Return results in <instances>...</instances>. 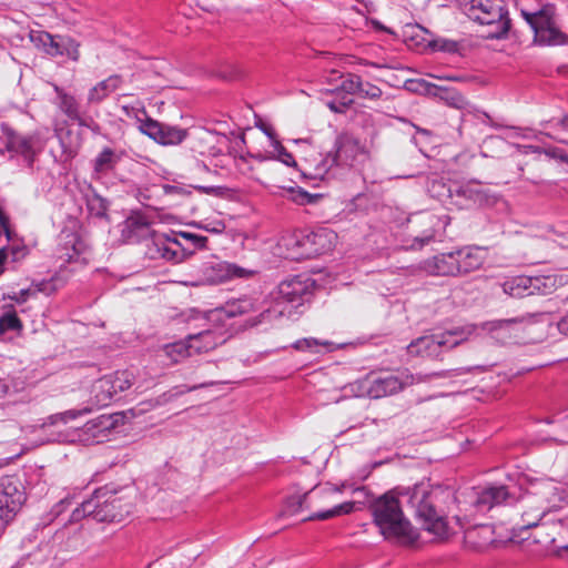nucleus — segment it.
<instances>
[{"label": "nucleus", "instance_id": "obj_1", "mask_svg": "<svg viewBox=\"0 0 568 568\" xmlns=\"http://www.w3.org/2000/svg\"><path fill=\"white\" fill-rule=\"evenodd\" d=\"M450 498V493L428 484H417L413 488L393 489L376 498L371 510L375 525L385 539L413 545L418 539V531L403 513V506L409 505L416 516L423 520L425 530L437 538L449 535L442 504Z\"/></svg>", "mask_w": 568, "mask_h": 568}, {"label": "nucleus", "instance_id": "obj_2", "mask_svg": "<svg viewBox=\"0 0 568 568\" xmlns=\"http://www.w3.org/2000/svg\"><path fill=\"white\" fill-rule=\"evenodd\" d=\"M256 311L255 303L250 297L227 302L207 313V321L214 328L204 329L189 336L190 347L194 354L206 353L223 344L229 338L226 321Z\"/></svg>", "mask_w": 568, "mask_h": 568}, {"label": "nucleus", "instance_id": "obj_3", "mask_svg": "<svg viewBox=\"0 0 568 568\" xmlns=\"http://www.w3.org/2000/svg\"><path fill=\"white\" fill-rule=\"evenodd\" d=\"M132 510V505L123 503L114 490L101 487L92 496L75 508L70 520L75 523L91 517L98 523L122 521Z\"/></svg>", "mask_w": 568, "mask_h": 568}, {"label": "nucleus", "instance_id": "obj_4", "mask_svg": "<svg viewBox=\"0 0 568 568\" xmlns=\"http://www.w3.org/2000/svg\"><path fill=\"white\" fill-rule=\"evenodd\" d=\"M464 10L469 19L488 28L487 38H503L510 28L504 0H470Z\"/></svg>", "mask_w": 568, "mask_h": 568}, {"label": "nucleus", "instance_id": "obj_5", "mask_svg": "<svg viewBox=\"0 0 568 568\" xmlns=\"http://www.w3.org/2000/svg\"><path fill=\"white\" fill-rule=\"evenodd\" d=\"M314 281L306 275H297L292 278L283 281L278 285V298L276 307L263 310L258 316L250 318L251 326L270 322L273 318L284 314L283 308H278L282 303H292L301 305L305 297L312 293Z\"/></svg>", "mask_w": 568, "mask_h": 568}, {"label": "nucleus", "instance_id": "obj_6", "mask_svg": "<svg viewBox=\"0 0 568 568\" xmlns=\"http://www.w3.org/2000/svg\"><path fill=\"white\" fill-rule=\"evenodd\" d=\"M475 331V326H466L439 334L420 336L407 346L412 356L438 357L444 349H450L466 341Z\"/></svg>", "mask_w": 568, "mask_h": 568}, {"label": "nucleus", "instance_id": "obj_7", "mask_svg": "<svg viewBox=\"0 0 568 568\" xmlns=\"http://www.w3.org/2000/svg\"><path fill=\"white\" fill-rule=\"evenodd\" d=\"M521 16L530 26L535 34V41L544 45H557L564 43L565 36L560 31L556 9L552 4H544L536 11H530L525 7L520 9Z\"/></svg>", "mask_w": 568, "mask_h": 568}, {"label": "nucleus", "instance_id": "obj_8", "mask_svg": "<svg viewBox=\"0 0 568 568\" xmlns=\"http://www.w3.org/2000/svg\"><path fill=\"white\" fill-rule=\"evenodd\" d=\"M336 240L337 234L334 231L321 227L308 233H295L287 239L286 246L294 251L293 257L311 258L332 251Z\"/></svg>", "mask_w": 568, "mask_h": 568}, {"label": "nucleus", "instance_id": "obj_9", "mask_svg": "<svg viewBox=\"0 0 568 568\" xmlns=\"http://www.w3.org/2000/svg\"><path fill=\"white\" fill-rule=\"evenodd\" d=\"M555 491L554 483L548 481L540 487L538 493H529L521 497V528L536 527L554 509Z\"/></svg>", "mask_w": 568, "mask_h": 568}, {"label": "nucleus", "instance_id": "obj_10", "mask_svg": "<svg viewBox=\"0 0 568 568\" xmlns=\"http://www.w3.org/2000/svg\"><path fill=\"white\" fill-rule=\"evenodd\" d=\"M26 501V493L20 479L4 476L0 480V530L13 520Z\"/></svg>", "mask_w": 568, "mask_h": 568}, {"label": "nucleus", "instance_id": "obj_11", "mask_svg": "<svg viewBox=\"0 0 568 568\" xmlns=\"http://www.w3.org/2000/svg\"><path fill=\"white\" fill-rule=\"evenodd\" d=\"M1 129V139L7 151L12 156H21L27 165L31 166L41 150L39 138L34 134L19 133L7 124H2Z\"/></svg>", "mask_w": 568, "mask_h": 568}, {"label": "nucleus", "instance_id": "obj_12", "mask_svg": "<svg viewBox=\"0 0 568 568\" xmlns=\"http://www.w3.org/2000/svg\"><path fill=\"white\" fill-rule=\"evenodd\" d=\"M251 274V271L227 262H206L200 267V276L194 281L185 282V285H213L235 277H247Z\"/></svg>", "mask_w": 568, "mask_h": 568}, {"label": "nucleus", "instance_id": "obj_13", "mask_svg": "<svg viewBox=\"0 0 568 568\" xmlns=\"http://www.w3.org/2000/svg\"><path fill=\"white\" fill-rule=\"evenodd\" d=\"M357 386L359 389V396L381 398L402 390L404 383L394 375H387L385 377L371 375L359 381Z\"/></svg>", "mask_w": 568, "mask_h": 568}, {"label": "nucleus", "instance_id": "obj_14", "mask_svg": "<svg viewBox=\"0 0 568 568\" xmlns=\"http://www.w3.org/2000/svg\"><path fill=\"white\" fill-rule=\"evenodd\" d=\"M139 131L163 145L180 144L186 138V130L165 125L152 118L141 122Z\"/></svg>", "mask_w": 568, "mask_h": 568}, {"label": "nucleus", "instance_id": "obj_15", "mask_svg": "<svg viewBox=\"0 0 568 568\" xmlns=\"http://www.w3.org/2000/svg\"><path fill=\"white\" fill-rule=\"evenodd\" d=\"M469 499L477 511L485 513L504 503L510 504L513 496L505 486L500 485L485 487L480 490L473 489L469 493Z\"/></svg>", "mask_w": 568, "mask_h": 568}, {"label": "nucleus", "instance_id": "obj_16", "mask_svg": "<svg viewBox=\"0 0 568 568\" xmlns=\"http://www.w3.org/2000/svg\"><path fill=\"white\" fill-rule=\"evenodd\" d=\"M335 146L336 152L334 156L337 158V165L354 166L367 156L365 145L352 134L345 133L339 135Z\"/></svg>", "mask_w": 568, "mask_h": 568}, {"label": "nucleus", "instance_id": "obj_17", "mask_svg": "<svg viewBox=\"0 0 568 568\" xmlns=\"http://www.w3.org/2000/svg\"><path fill=\"white\" fill-rule=\"evenodd\" d=\"M302 173L306 178L324 180L331 170L337 165V158L333 153H315L304 160Z\"/></svg>", "mask_w": 568, "mask_h": 568}, {"label": "nucleus", "instance_id": "obj_18", "mask_svg": "<svg viewBox=\"0 0 568 568\" xmlns=\"http://www.w3.org/2000/svg\"><path fill=\"white\" fill-rule=\"evenodd\" d=\"M54 91L57 93L55 104L58 109L70 121L75 122L79 125L87 126L85 120L81 115L80 104L78 100L58 85H54Z\"/></svg>", "mask_w": 568, "mask_h": 568}, {"label": "nucleus", "instance_id": "obj_19", "mask_svg": "<svg viewBox=\"0 0 568 568\" xmlns=\"http://www.w3.org/2000/svg\"><path fill=\"white\" fill-rule=\"evenodd\" d=\"M425 270L433 275H458L456 252L440 254L425 262Z\"/></svg>", "mask_w": 568, "mask_h": 568}, {"label": "nucleus", "instance_id": "obj_20", "mask_svg": "<svg viewBox=\"0 0 568 568\" xmlns=\"http://www.w3.org/2000/svg\"><path fill=\"white\" fill-rule=\"evenodd\" d=\"M189 337L185 341L166 344L156 352L158 358L164 365H172L192 356Z\"/></svg>", "mask_w": 568, "mask_h": 568}, {"label": "nucleus", "instance_id": "obj_21", "mask_svg": "<svg viewBox=\"0 0 568 568\" xmlns=\"http://www.w3.org/2000/svg\"><path fill=\"white\" fill-rule=\"evenodd\" d=\"M456 258L459 268L458 275L467 274L478 270L483 265L485 253L478 247H466L456 251Z\"/></svg>", "mask_w": 568, "mask_h": 568}, {"label": "nucleus", "instance_id": "obj_22", "mask_svg": "<svg viewBox=\"0 0 568 568\" xmlns=\"http://www.w3.org/2000/svg\"><path fill=\"white\" fill-rule=\"evenodd\" d=\"M80 44L70 37L52 36V41L49 48V55H67L73 61H78L80 58L79 51Z\"/></svg>", "mask_w": 568, "mask_h": 568}, {"label": "nucleus", "instance_id": "obj_23", "mask_svg": "<svg viewBox=\"0 0 568 568\" xmlns=\"http://www.w3.org/2000/svg\"><path fill=\"white\" fill-rule=\"evenodd\" d=\"M121 155L111 148H104L93 160V173L97 176L105 175L114 170L120 162Z\"/></svg>", "mask_w": 568, "mask_h": 568}, {"label": "nucleus", "instance_id": "obj_24", "mask_svg": "<svg viewBox=\"0 0 568 568\" xmlns=\"http://www.w3.org/2000/svg\"><path fill=\"white\" fill-rule=\"evenodd\" d=\"M121 84V78L119 75H111L108 79L97 83L90 89L88 93L89 103H100L112 92H114Z\"/></svg>", "mask_w": 568, "mask_h": 568}, {"label": "nucleus", "instance_id": "obj_25", "mask_svg": "<svg viewBox=\"0 0 568 568\" xmlns=\"http://www.w3.org/2000/svg\"><path fill=\"white\" fill-rule=\"evenodd\" d=\"M505 294L513 297H524L532 293L534 281L530 277L517 276L507 280L501 285Z\"/></svg>", "mask_w": 568, "mask_h": 568}, {"label": "nucleus", "instance_id": "obj_26", "mask_svg": "<svg viewBox=\"0 0 568 568\" xmlns=\"http://www.w3.org/2000/svg\"><path fill=\"white\" fill-rule=\"evenodd\" d=\"M3 236L7 239L8 244L0 248V251L6 254V260L8 263H18L29 254L28 246L21 241L13 239L9 227L7 229Z\"/></svg>", "mask_w": 568, "mask_h": 568}, {"label": "nucleus", "instance_id": "obj_27", "mask_svg": "<svg viewBox=\"0 0 568 568\" xmlns=\"http://www.w3.org/2000/svg\"><path fill=\"white\" fill-rule=\"evenodd\" d=\"M458 196H463L475 204H484L488 200V194L484 186L476 181H469L458 186L456 190Z\"/></svg>", "mask_w": 568, "mask_h": 568}, {"label": "nucleus", "instance_id": "obj_28", "mask_svg": "<svg viewBox=\"0 0 568 568\" xmlns=\"http://www.w3.org/2000/svg\"><path fill=\"white\" fill-rule=\"evenodd\" d=\"M92 394L98 405H108V403L115 395L111 379L108 377V375L94 382L92 386Z\"/></svg>", "mask_w": 568, "mask_h": 568}, {"label": "nucleus", "instance_id": "obj_29", "mask_svg": "<svg viewBox=\"0 0 568 568\" xmlns=\"http://www.w3.org/2000/svg\"><path fill=\"white\" fill-rule=\"evenodd\" d=\"M108 377L111 379L115 395L135 385L136 378L132 371H118L115 373L109 374Z\"/></svg>", "mask_w": 568, "mask_h": 568}, {"label": "nucleus", "instance_id": "obj_30", "mask_svg": "<svg viewBox=\"0 0 568 568\" xmlns=\"http://www.w3.org/2000/svg\"><path fill=\"white\" fill-rule=\"evenodd\" d=\"M356 503L354 501H345L343 504H339L332 509L325 510V511H318L311 515L307 520H326L336 516L351 514L355 510Z\"/></svg>", "mask_w": 568, "mask_h": 568}, {"label": "nucleus", "instance_id": "obj_31", "mask_svg": "<svg viewBox=\"0 0 568 568\" xmlns=\"http://www.w3.org/2000/svg\"><path fill=\"white\" fill-rule=\"evenodd\" d=\"M273 149H274V151L272 152L271 155L257 154V155H254V158L260 161L271 160V159L277 160L287 166H296L297 165L293 155L280 143V141H274Z\"/></svg>", "mask_w": 568, "mask_h": 568}, {"label": "nucleus", "instance_id": "obj_32", "mask_svg": "<svg viewBox=\"0 0 568 568\" xmlns=\"http://www.w3.org/2000/svg\"><path fill=\"white\" fill-rule=\"evenodd\" d=\"M118 424L116 415H100L94 419L85 423V429L90 430L94 427H98L103 434H105V438L108 437L111 429H113Z\"/></svg>", "mask_w": 568, "mask_h": 568}, {"label": "nucleus", "instance_id": "obj_33", "mask_svg": "<svg viewBox=\"0 0 568 568\" xmlns=\"http://www.w3.org/2000/svg\"><path fill=\"white\" fill-rule=\"evenodd\" d=\"M425 222L429 227L423 232L422 235H418L414 239V243L412 244V247L414 248H420L425 244L429 243L434 236H435V230L434 226L439 223V220L435 215H427L425 216Z\"/></svg>", "mask_w": 568, "mask_h": 568}, {"label": "nucleus", "instance_id": "obj_34", "mask_svg": "<svg viewBox=\"0 0 568 568\" xmlns=\"http://www.w3.org/2000/svg\"><path fill=\"white\" fill-rule=\"evenodd\" d=\"M89 413V409H70L65 410L63 413H58L54 415L49 416L45 422L43 423V426L48 425H57L59 423L67 424L72 419H75L77 417L81 416L82 414Z\"/></svg>", "mask_w": 568, "mask_h": 568}, {"label": "nucleus", "instance_id": "obj_35", "mask_svg": "<svg viewBox=\"0 0 568 568\" xmlns=\"http://www.w3.org/2000/svg\"><path fill=\"white\" fill-rule=\"evenodd\" d=\"M62 285H63V282L58 276H53L50 280H44V281H41V282L32 283V286L34 287L36 294L37 293H43L45 295L53 294L59 288H61Z\"/></svg>", "mask_w": 568, "mask_h": 568}, {"label": "nucleus", "instance_id": "obj_36", "mask_svg": "<svg viewBox=\"0 0 568 568\" xmlns=\"http://www.w3.org/2000/svg\"><path fill=\"white\" fill-rule=\"evenodd\" d=\"M21 328V321L16 312L8 311L0 316V333L13 332Z\"/></svg>", "mask_w": 568, "mask_h": 568}, {"label": "nucleus", "instance_id": "obj_37", "mask_svg": "<svg viewBox=\"0 0 568 568\" xmlns=\"http://www.w3.org/2000/svg\"><path fill=\"white\" fill-rule=\"evenodd\" d=\"M321 491L337 493V491H339V489L337 487H328V488H324V489L313 488L312 490L307 491L303 496H297V497L291 498L290 504L292 506L296 505V507H297L296 510H297V509L302 508L304 506V504H306L310 499L318 496Z\"/></svg>", "mask_w": 568, "mask_h": 568}, {"label": "nucleus", "instance_id": "obj_38", "mask_svg": "<svg viewBox=\"0 0 568 568\" xmlns=\"http://www.w3.org/2000/svg\"><path fill=\"white\" fill-rule=\"evenodd\" d=\"M30 40L38 49H41L48 54L52 34L45 31H31Z\"/></svg>", "mask_w": 568, "mask_h": 568}, {"label": "nucleus", "instance_id": "obj_39", "mask_svg": "<svg viewBox=\"0 0 568 568\" xmlns=\"http://www.w3.org/2000/svg\"><path fill=\"white\" fill-rule=\"evenodd\" d=\"M88 210L92 215L103 217L106 215L108 203L101 196L93 195L88 200Z\"/></svg>", "mask_w": 568, "mask_h": 568}, {"label": "nucleus", "instance_id": "obj_40", "mask_svg": "<svg viewBox=\"0 0 568 568\" xmlns=\"http://www.w3.org/2000/svg\"><path fill=\"white\" fill-rule=\"evenodd\" d=\"M78 438L85 443H101L105 439L103 434L98 427L87 430L85 425L79 430Z\"/></svg>", "mask_w": 568, "mask_h": 568}, {"label": "nucleus", "instance_id": "obj_41", "mask_svg": "<svg viewBox=\"0 0 568 568\" xmlns=\"http://www.w3.org/2000/svg\"><path fill=\"white\" fill-rule=\"evenodd\" d=\"M362 84V79L357 74L348 73L345 79L341 83L342 91L347 94L358 93V90Z\"/></svg>", "mask_w": 568, "mask_h": 568}, {"label": "nucleus", "instance_id": "obj_42", "mask_svg": "<svg viewBox=\"0 0 568 568\" xmlns=\"http://www.w3.org/2000/svg\"><path fill=\"white\" fill-rule=\"evenodd\" d=\"M122 111L128 118H132L135 120L138 128L140 126L141 122L146 121V118H149L143 108H134V106H130V105H123Z\"/></svg>", "mask_w": 568, "mask_h": 568}, {"label": "nucleus", "instance_id": "obj_43", "mask_svg": "<svg viewBox=\"0 0 568 568\" xmlns=\"http://www.w3.org/2000/svg\"><path fill=\"white\" fill-rule=\"evenodd\" d=\"M36 291L34 287L31 285L29 288L20 290L19 292H12L8 293L4 298H9L11 301H14L18 304H22L28 301L30 296H34Z\"/></svg>", "mask_w": 568, "mask_h": 568}, {"label": "nucleus", "instance_id": "obj_44", "mask_svg": "<svg viewBox=\"0 0 568 568\" xmlns=\"http://www.w3.org/2000/svg\"><path fill=\"white\" fill-rule=\"evenodd\" d=\"M358 93L363 98H368V99L375 100V99H378L382 95V90L377 85H375V84L362 81V84H361V88L358 90Z\"/></svg>", "mask_w": 568, "mask_h": 568}, {"label": "nucleus", "instance_id": "obj_45", "mask_svg": "<svg viewBox=\"0 0 568 568\" xmlns=\"http://www.w3.org/2000/svg\"><path fill=\"white\" fill-rule=\"evenodd\" d=\"M516 323H517L516 318L497 320V321H491V322L485 323L483 328L487 329L489 332H495L498 329H509Z\"/></svg>", "mask_w": 568, "mask_h": 568}, {"label": "nucleus", "instance_id": "obj_46", "mask_svg": "<svg viewBox=\"0 0 568 568\" xmlns=\"http://www.w3.org/2000/svg\"><path fill=\"white\" fill-rule=\"evenodd\" d=\"M288 193L291 194L292 201L295 203L303 205L307 203H312L314 200V195L307 193L306 191L302 189H290Z\"/></svg>", "mask_w": 568, "mask_h": 568}, {"label": "nucleus", "instance_id": "obj_47", "mask_svg": "<svg viewBox=\"0 0 568 568\" xmlns=\"http://www.w3.org/2000/svg\"><path fill=\"white\" fill-rule=\"evenodd\" d=\"M353 103L351 98L344 97L341 101H329L327 106L335 113H344Z\"/></svg>", "mask_w": 568, "mask_h": 568}, {"label": "nucleus", "instance_id": "obj_48", "mask_svg": "<svg viewBox=\"0 0 568 568\" xmlns=\"http://www.w3.org/2000/svg\"><path fill=\"white\" fill-rule=\"evenodd\" d=\"M544 153L551 159H556L568 164V155L562 149L555 146L547 148L544 150Z\"/></svg>", "mask_w": 568, "mask_h": 568}, {"label": "nucleus", "instance_id": "obj_49", "mask_svg": "<svg viewBox=\"0 0 568 568\" xmlns=\"http://www.w3.org/2000/svg\"><path fill=\"white\" fill-rule=\"evenodd\" d=\"M320 342L315 338H303L298 339L294 343V348L297 351H306V349H313L314 347L318 346Z\"/></svg>", "mask_w": 568, "mask_h": 568}, {"label": "nucleus", "instance_id": "obj_50", "mask_svg": "<svg viewBox=\"0 0 568 568\" xmlns=\"http://www.w3.org/2000/svg\"><path fill=\"white\" fill-rule=\"evenodd\" d=\"M163 192L168 195H170V194H178V195L191 194L190 191H187L179 185H171V184L163 185Z\"/></svg>", "mask_w": 568, "mask_h": 568}, {"label": "nucleus", "instance_id": "obj_51", "mask_svg": "<svg viewBox=\"0 0 568 568\" xmlns=\"http://www.w3.org/2000/svg\"><path fill=\"white\" fill-rule=\"evenodd\" d=\"M438 50L446 52H454L457 49V43L449 40L436 41L434 44Z\"/></svg>", "mask_w": 568, "mask_h": 568}, {"label": "nucleus", "instance_id": "obj_52", "mask_svg": "<svg viewBox=\"0 0 568 568\" xmlns=\"http://www.w3.org/2000/svg\"><path fill=\"white\" fill-rule=\"evenodd\" d=\"M193 187L195 190L200 191L201 193L209 194V195H221L223 193V187H221V186L195 185Z\"/></svg>", "mask_w": 568, "mask_h": 568}, {"label": "nucleus", "instance_id": "obj_53", "mask_svg": "<svg viewBox=\"0 0 568 568\" xmlns=\"http://www.w3.org/2000/svg\"><path fill=\"white\" fill-rule=\"evenodd\" d=\"M183 236L190 241H192L196 246H204L205 242H206V237H203V236H200V235H196V234H191V233H184Z\"/></svg>", "mask_w": 568, "mask_h": 568}, {"label": "nucleus", "instance_id": "obj_54", "mask_svg": "<svg viewBox=\"0 0 568 568\" xmlns=\"http://www.w3.org/2000/svg\"><path fill=\"white\" fill-rule=\"evenodd\" d=\"M477 371H481V366H473V367L454 369L449 373V376H460V375H464L467 373H474Z\"/></svg>", "mask_w": 568, "mask_h": 568}, {"label": "nucleus", "instance_id": "obj_55", "mask_svg": "<svg viewBox=\"0 0 568 568\" xmlns=\"http://www.w3.org/2000/svg\"><path fill=\"white\" fill-rule=\"evenodd\" d=\"M161 250H162V256L165 260H169V261H175L176 260L178 253L174 250H172L171 247L163 246Z\"/></svg>", "mask_w": 568, "mask_h": 568}, {"label": "nucleus", "instance_id": "obj_56", "mask_svg": "<svg viewBox=\"0 0 568 568\" xmlns=\"http://www.w3.org/2000/svg\"><path fill=\"white\" fill-rule=\"evenodd\" d=\"M557 326L561 334L568 335V314L561 317Z\"/></svg>", "mask_w": 568, "mask_h": 568}, {"label": "nucleus", "instance_id": "obj_57", "mask_svg": "<svg viewBox=\"0 0 568 568\" xmlns=\"http://www.w3.org/2000/svg\"><path fill=\"white\" fill-rule=\"evenodd\" d=\"M477 531V529H474V530H470L467 532V538L470 539L473 538L474 534ZM478 532H481V534H490V528L489 527H481Z\"/></svg>", "mask_w": 568, "mask_h": 568}, {"label": "nucleus", "instance_id": "obj_58", "mask_svg": "<svg viewBox=\"0 0 568 568\" xmlns=\"http://www.w3.org/2000/svg\"><path fill=\"white\" fill-rule=\"evenodd\" d=\"M9 390V384L4 379H0V397L6 395Z\"/></svg>", "mask_w": 568, "mask_h": 568}, {"label": "nucleus", "instance_id": "obj_59", "mask_svg": "<svg viewBox=\"0 0 568 568\" xmlns=\"http://www.w3.org/2000/svg\"><path fill=\"white\" fill-rule=\"evenodd\" d=\"M263 131L271 139L272 146L274 148V141H277V140L275 139L273 130L271 128H264Z\"/></svg>", "mask_w": 568, "mask_h": 568}, {"label": "nucleus", "instance_id": "obj_60", "mask_svg": "<svg viewBox=\"0 0 568 568\" xmlns=\"http://www.w3.org/2000/svg\"><path fill=\"white\" fill-rule=\"evenodd\" d=\"M8 263V261L6 260V254L3 252L0 251V275L3 273L4 271V265Z\"/></svg>", "mask_w": 568, "mask_h": 568}, {"label": "nucleus", "instance_id": "obj_61", "mask_svg": "<svg viewBox=\"0 0 568 568\" xmlns=\"http://www.w3.org/2000/svg\"><path fill=\"white\" fill-rule=\"evenodd\" d=\"M129 222L131 223V225H141L143 227H148V222L145 221H142L141 219H136V220H129Z\"/></svg>", "mask_w": 568, "mask_h": 568}, {"label": "nucleus", "instance_id": "obj_62", "mask_svg": "<svg viewBox=\"0 0 568 568\" xmlns=\"http://www.w3.org/2000/svg\"><path fill=\"white\" fill-rule=\"evenodd\" d=\"M559 123L564 130L568 131V114L565 115Z\"/></svg>", "mask_w": 568, "mask_h": 568}, {"label": "nucleus", "instance_id": "obj_63", "mask_svg": "<svg viewBox=\"0 0 568 568\" xmlns=\"http://www.w3.org/2000/svg\"><path fill=\"white\" fill-rule=\"evenodd\" d=\"M454 100H456L455 105H456L457 108H462V106L464 105V99H463V97L457 95L456 98H454Z\"/></svg>", "mask_w": 568, "mask_h": 568}, {"label": "nucleus", "instance_id": "obj_64", "mask_svg": "<svg viewBox=\"0 0 568 568\" xmlns=\"http://www.w3.org/2000/svg\"><path fill=\"white\" fill-rule=\"evenodd\" d=\"M560 523H561L562 525H565V526H567V527H568V517H567V518H565V519H562V520H560Z\"/></svg>", "mask_w": 568, "mask_h": 568}]
</instances>
